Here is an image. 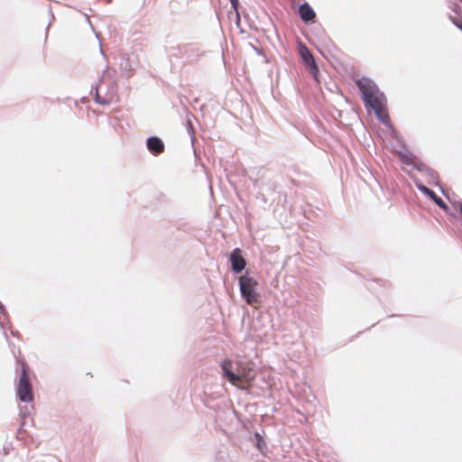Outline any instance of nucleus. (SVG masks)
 Masks as SVG:
<instances>
[{"label":"nucleus","instance_id":"nucleus-1","mask_svg":"<svg viewBox=\"0 0 462 462\" xmlns=\"http://www.w3.org/2000/svg\"><path fill=\"white\" fill-rule=\"evenodd\" d=\"M356 84L362 93V97L366 107H370L375 113L377 118L383 124L390 122L386 107V97L374 80L363 77L356 80Z\"/></svg>","mask_w":462,"mask_h":462},{"label":"nucleus","instance_id":"nucleus-2","mask_svg":"<svg viewBox=\"0 0 462 462\" xmlns=\"http://www.w3.org/2000/svg\"><path fill=\"white\" fill-rule=\"evenodd\" d=\"M220 365L223 371V376L226 377L231 384L241 390H248L250 388L254 379L252 368L243 367L238 371V374H235L232 371L233 362L231 359L223 360Z\"/></svg>","mask_w":462,"mask_h":462},{"label":"nucleus","instance_id":"nucleus-3","mask_svg":"<svg viewBox=\"0 0 462 462\" xmlns=\"http://www.w3.org/2000/svg\"><path fill=\"white\" fill-rule=\"evenodd\" d=\"M257 285L258 282L247 273L239 277L241 296L251 306L260 302V294L256 291Z\"/></svg>","mask_w":462,"mask_h":462},{"label":"nucleus","instance_id":"nucleus-4","mask_svg":"<svg viewBox=\"0 0 462 462\" xmlns=\"http://www.w3.org/2000/svg\"><path fill=\"white\" fill-rule=\"evenodd\" d=\"M29 367L22 362V374L16 388V394L21 402H29L33 400L32 386L28 374Z\"/></svg>","mask_w":462,"mask_h":462},{"label":"nucleus","instance_id":"nucleus-5","mask_svg":"<svg viewBox=\"0 0 462 462\" xmlns=\"http://www.w3.org/2000/svg\"><path fill=\"white\" fill-rule=\"evenodd\" d=\"M448 7L451 10V14H449L450 20L462 30V0H449Z\"/></svg>","mask_w":462,"mask_h":462},{"label":"nucleus","instance_id":"nucleus-6","mask_svg":"<svg viewBox=\"0 0 462 462\" xmlns=\"http://www.w3.org/2000/svg\"><path fill=\"white\" fill-rule=\"evenodd\" d=\"M229 260L231 263L232 270L236 273H241L245 268L246 262L244 256L242 255L241 249H234L230 254Z\"/></svg>","mask_w":462,"mask_h":462},{"label":"nucleus","instance_id":"nucleus-7","mask_svg":"<svg viewBox=\"0 0 462 462\" xmlns=\"http://www.w3.org/2000/svg\"><path fill=\"white\" fill-rule=\"evenodd\" d=\"M300 56L305 65L309 68L310 72L313 75H316L319 70L318 66L309 49L302 47L300 50Z\"/></svg>","mask_w":462,"mask_h":462},{"label":"nucleus","instance_id":"nucleus-8","mask_svg":"<svg viewBox=\"0 0 462 462\" xmlns=\"http://www.w3.org/2000/svg\"><path fill=\"white\" fill-rule=\"evenodd\" d=\"M147 148L154 155L161 154L164 152V144L162 141L155 136L147 139Z\"/></svg>","mask_w":462,"mask_h":462},{"label":"nucleus","instance_id":"nucleus-9","mask_svg":"<svg viewBox=\"0 0 462 462\" xmlns=\"http://www.w3.org/2000/svg\"><path fill=\"white\" fill-rule=\"evenodd\" d=\"M419 189L426 195H428L440 208L448 209V205L430 189L425 186H418Z\"/></svg>","mask_w":462,"mask_h":462},{"label":"nucleus","instance_id":"nucleus-10","mask_svg":"<svg viewBox=\"0 0 462 462\" xmlns=\"http://www.w3.org/2000/svg\"><path fill=\"white\" fill-rule=\"evenodd\" d=\"M299 13H300V18L304 22H310L316 16L315 12L313 11V9L307 3L302 4L300 6Z\"/></svg>","mask_w":462,"mask_h":462},{"label":"nucleus","instance_id":"nucleus-11","mask_svg":"<svg viewBox=\"0 0 462 462\" xmlns=\"http://www.w3.org/2000/svg\"><path fill=\"white\" fill-rule=\"evenodd\" d=\"M399 157L402 162L420 169L421 162L413 154L400 152Z\"/></svg>","mask_w":462,"mask_h":462},{"label":"nucleus","instance_id":"nucleus-12","mask_svg":"<svg viewBox=\"0 0 462 462\" xmlns=\"http://www.w3.org/2000/svg\"><path fill=\"white\" fill-rule=\"evenodd\" d=\"M102 88H103L102 84H100L97 87L95 100L97 103H98L100 105H108L112 101L113 96L112 95L102 96L101 95Z\"/></svg>","mask_w":462,"mask_h":462},{"label":"nucleus","instance_id":"nucleus-13","mask_svg":"<svg viewBox=\"0 0 462 462\" xmlns=\"http://www.w3.org/2000/svg\"><path fill=\"white\" fill-rule=\"evenodd\" d=\"M230 2H231V4H232L233 7H234L235 9H236V6H237V5H238V0H230Z\"/></svg>","mask_w":462,"mask_h":462}]
</instances>
